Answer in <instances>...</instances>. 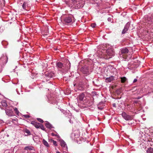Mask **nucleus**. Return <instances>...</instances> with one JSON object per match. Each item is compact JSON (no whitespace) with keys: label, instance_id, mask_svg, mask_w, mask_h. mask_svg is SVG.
Listing matches in <instances>:
<instances>
[{"label":"nucleus","instance_id":"1","mask_svg":"<svg viewBox=\"0 0 153 153\" xmlns=\"http://www.w3.org/2000/svg\"><path fill=\"white\" fill-rule=\"evenodd\" d=\"M65 2L68 7L72 9H80L84 4L83 0H65Z\"/></svg>","mask_w":153,"mask_h":153},{"label":"nucleus","instance_id":"27","mask_svg":"<svg viewBox=\"0 0 153 153\" xmlns=\"http://www.w3.org/2000/svg\"><path fill=\"white\" fill-rule=\"evenodd\" d=\"M40 125L39 127L42 130H45V128L44 126L42 125H41V124Z\"/></svg>","mask_w":153,"mask_h":153},{"label":"nucleus","instance_id":"14","mask_svg":"<svg viewBox=\"0 0 153 153\" xmlns=\"http://www.w3.org/2000/svg\"><path fill=\"white\" fill-rule=\"evenodd\" d=\"M147 153H153V148L150 147L146 151Z\"/></svg>","mask_w":153,"mask_h":153},{"label":"nucleus","instance_id":"29","mask_svg":"<svg viewBox=\"0 0 153 153\" xmlns=\"http://www.w3.org/2000/svg\"><path fill=\"white\" fill-rule=\"evenodd\" d=\"M87 103H88V105H89V106H91L93 104V102H92V101H91V102H87Z\"/></svg>","mask_w":153,"mask_h":153},{"label":"nucleus","instance_id":"34","mask_svg":"<svg viewBox=\"0 0 153 153\" xmlns=\"http://www.w3.org/2000/svg\"><path fill=\"white\" fill-rule=\"evenodd\" d=\"M17 119L16 118H15V119H12V120H14V121H16L17 120Z\"/></svg>","mask_w":153,"mask_h":153},{"label":"nucleus","instance_id":"18","mask_svg":"<svg viewBox=\"0 0 153 153\" xmlns=\"http://www.w3.org/2000/svg\"><path fill=\"white\" fill-rule=\"evenodd\" d=\"M120 78L121 79V82L122 83L125 82L127 80L126 78L125 77H121Z\"/></svg>","mask_w":153,"mask_h":153},{"label":"nucleus","instance_id":"28","mask_svg":"<svg viewBox=\"0 0 153 153\" xmlns=\"http://www.w3.org/2000/svg\"><path fill=\"white\" fill-rule=\"evenodd\" d=\"M51 135H52V136H56V137H58V138H59V136L58 135H56V134H54V133H51Z\"/></svg>","mask_w":153,"mask_h":153},{"label":"nucleus","instance_id":"17","mask_svg":"<svg viewBox=\"0 0 153 153\" xmlns=\"http://www.w3.org/2000/svg\"><path fill=\"white\" fill-rule=\"evenodd\" d=\"M45 126L48 128H51V125L49 122H47L45 124Z\"/></svg>","mask_w":153,"mask_h":153},{"label":"nucleus","instance_id":"25","mask_svg":"<svg viewBox=\"0 0 153 153\" xmlns=\"http://www.w3.org/2000/svg\"><path fill=\"white\" fill-rule=\"evenodd\" d=\"M14 111H15V113L17 114H18L19 112L17 109V108H14Z\"/></svg>","mask_w":153,"mask_h":153},{"label":"nucleus","instance_id":"13","mask_svg":"<svg viewBox=\"0 0 153 153\" xmlns=\"http://www.w3.org/2000/svg\"><path fill=\"white\" fill-rule=\"evenodd\" d=\"M2 106L3 107L5 108L7 106V104L5 101V100H3L1 102Z\"/></svg>","mask_w":153,"mask_h":153},{"label":"nucleus","instance_id":"6","mask_svg":"<svg viewBox=\"0 0 153 153\" xmlns=\"http://www.w3.org/2000/svg\"><path fill=\"white\" fill-rule=\"evenodd\" d=\"M6 113L9 116H12L13 114V113L11 109L8 108L5 110Z\"/></svg>","mask_w":153,"mask_h":153},{"label":"nucleus","instance_id":"11","mask_svg":"<svg viewBox=\"0 0 153 153\" xmlns=\"http://www.w3.org/2000/svg\"><path fill=\"white\" fill-rule=\"evenodd\" d=\"M31 124L33 125L36 128H39L40 123H36L34 121L31 122Z\"/></svg>","mask_w":153,"mask_h":153},{"label":"nucleus","instance_id":"5","mask_svg":"<svg viewBox=\"0 0 153 153\" xmlns=\"http://www.w3.org/2000/svg\"><path fill=\"white\" fill-rule=\"evenodd\" d=\"M145 23L148 24L150 25L153 22L152 20L151 17H145L144 19Z\"/></svg>","mask_w":153,"mask_h":153},{"label":"nucleus","instance_id":"16","mask_svg":"<svg viewBox=\"0 0 153 153\" xmlns=\"http://www.w3.org/2000/svg\"><path fill=\"white\" fill-rule=\"evenodd\" d=\"M60 144L62 147H65L66 144L64 141L62 140L60 142Z\"/></svg>","mask_w":153,"mask_h":153},{"label":"nucleus","instance_id":"19","mask_svg":"<svg viewBox=\"0 0 153 153\" xmlns=\"http://www.w3.org/2000/svg\"><path fill=\"white\" fill-rule=\"evenodd\" d=\"M33 147L32 146H27L24 149L26 150H33Z\"/></svg>","mask_w":153,"mask_h":153},{"label":"nucleus","instance_id":"9","mask_svg":"<svg viewBox=\"0 0 153 153\" xmlns=\"http://www.w3.org/2000/svg\"><path fill=\"white\" fill-rule=\"evenodd\" d=\"M30 7V5L29 2H24L22 5V7L24 9H25Z\"/></svg>","mask_w":153,"mask_h":153},{"label":"nucleus","instance_id":"24","mask_svg":"<svg viewBox=\"0 0 153 153\" xmlns=\"http://www.w3.org/2000/svg\"><path fill=\"white\" fill-rule=\"evenodd\" d=\"M51 140V142L53 143V144L55 146H57V142L56 141H55L54 140Z\"/></svg>","mask_w":153,"mask_h":153},{"label":"nucleus","instance_id":"4","mask_svg":"<svg viewBox=\"0 0 153 153\" xmlns=\"http://www.w3.org/2000/svg\"><path fill=\"white\" fill-rule=\"evenodd\" d=\"M128 52V50L127 48H122L121 50V54L120 56L123 57V58L125 59H126L127 57V56L126 54Z\"/></svg>","mask_w":153,"mask_h":153},{"label":"nucleus","instance_id":"15","mask_svg":"<svg viewBox=\"0 0 153 153\" xmlns=\"http://www.w3.org/2000/svg\"><path fill=\"white\" fill-rule=\"evenodd\" d=\"M82 73L85 74H89L88 70L86 69H82Z\"/></svg>","mask_w":153,"mask_h":153},{"label":"nucleus","instance_id":"30","mask_svg":"<svg viewBox=\"0 0 153 153\" xmlns=\"http://www.w3.org/2000/svg\"><path fill=\"white\" fill-rule=\"evenodd\" d=\"M96 25L95 23H93L91 24V26L93 28H94L96 27Z\"/></svg>","mask_w":153,"mask_h":153},{"label":"nucleus","instance_id":"22","mask_svg":"<svg viewBox=\"0 0 153 153\" xmlns=\"http://www.w3.org/2000/svg\"><path fill=\"white\" fill-rule=\"evenodd\" d=\"M43 142L44 145L46 146L47 147L49 146V145L48 143L45 140L43 139Z\"/></svg>","mask_w":153,"mask_h":153},{"label":"nucleus","instance_id":"26","mask_svg":"<svg viewBox=\"0 0 153 153\" xmlns=\"http://www.w3.org/2000/svg\"><path fill=\"white\" fill-rule=\"evenodd\" d=\"M37 120L38 121L41 123H43L44 122L43 120L42 119L40 118H37Z\"/></svg>","mask_w":153,"mask_h":153},{"label":"nucleus","instance_id":"3","mask_svg":"<svg viewBox=\"0 0 153 153\" xmlns=\"http://www.w3.org/2000/svg\"><path fill=\"white\" fill-rule=\"evenodd\" d=\"M122 116L123 118L126 120H131L133 119V116L129 115L124 112H122Z\"/></svg>","mask_w":153,"mask_h":153},{"label":"nucleus","instance_id":"32","mask_svg":"<svg viewBox=\"0 0 153 153\" xmlns=\"http://www.w3.org/2000/svg\"><path fill=\"white\" fill-rule=\"evenodd\" d=\"M25 117H27V118H29L30 116L28 115H25Z\"/></svg>","mask_w":153,"mask_h":153},{"label":"nucleus","instance_id":"33","mask_svg":"<svg viewBox=\"0 0 153 153\" xmlns=\"http://www.w3.org/2000/svg\"><path fill=\"white\" fill-rule=\"evenodd\" d=\"M111 51V50H108L107 51V52L108 54V55H110L108 53L109 52V51Z\"/></svg>","mask_w":153,"mask_h":153},{"label":"nucleus","instance_id":"38","mask_svg":"<svg viewBox=\"0 0 153 153\" xmlns=\"http://www.w3.org/2000/svg\"><path fill=\"white\" fill-rule=\"evenodd\" d=\"M113 106H115L114 104H113Z\"/></svg>","mask_w":153,"mask_h":153},{"label":"nucleus","instance_id":"2","mask_svg":"<svg viewBox=\"0 0 153 153\" xmlns=\"http://www.w3.org/2000/svg\"><path fill=\"white\" fill-rule=\"evenodd\" d=\"M73 16L72 15L67 16L65 17L63 20L64 24H68L72 22Z\"/></svg>","mask_w":153,"mask_h":153},{"label":"nucleus","instance_id":"10","mask_svg":"<svg viewBox=\"0 0 153 153\" xmlns=\"http://www.w3.org/2000/svg\"><path fill=\"white\" fill-rule=\"evenodd\" d=\"M56 65L58 68L62 69L64 67L63 64L61 62H58L56 63Z\"/></svg>","mask_w":153,"mask_h":153},{"label":"nucleus","instance_id":"12","mask_svg":"<svg viewBox=\"0 0 153 153\" xmlns=\"http://www.w3.org/2000/svg\"><path fill=\"white\" fill-rule=\"evenodd\" d=\"M114 77L111 76L108 78H106L105 80L106 82H110L114 80Z\"/></svg>","mask_w":153,"mask_h":153},{"label":"nucleus","instance_id":"35","mask_svg":"<svg viewBox=\"0 0 153 153\" xmlns=\"http://www.w3.org/2000/svg\"><path fill=\"white\" fill-rule=\"evenodd\" d=\"M118 93H119L120 92V90H118Z\"/></svg>","mask_w":153,"mask_h":153},{"label":"nucleus","instance_id":"31","mask_svg":"<svg viewBox=\"0 0 153 153\" xmlns=\"http://www.w3.org/2000/svg\"><path fill=\"white\" fill-rule=\"evenodd\" d=\"M137 81V79H134L133 81V82L134 83L136 82Z\"/></svg>","mask_w":153,"mask_h":153},{"label":"nucleus","instance_id":"39","mask_svg":"<svg viewBox=\"0 0 153 153\" xmlns=\"http://www.w3.org/2000/svg\"><path fill=\"white\" fill-rule=\"evenodd\" d=\"M113 106H115L114 104H113Z\"/></svg>","mask_w":153,"mask_h":153},{"label":"nucleus","instance_id":"21","mask_svg":"<svg viewBox=\"0 0 153 153\" xmlns=\"http://www.w3.org/2000/svg\"><path fill=\"white\" fill-rule=\"evenodd\" d=\"M24 131L25 132L27 133V135H30L31 134V133H30V131L27 129H25V130H24Z\"/></svg>","mask_w":153,"mask_h":153},{"label":"nucleus","instance_id":"23","mask_svg":"<svg viewBox=\"0 0 153 153\" xmlns=\"http://www.w3.org/2000/svg\"><path fill=\"white\" fill-rule=\"evenodd\" d=\"M140 146L141 148L142 149H145L146 148V146L144 144H140Z\"/></svg>","mask_w":153,"mask_h":153},{"label":"nucleus","instance_id":"20","mask_svg":"<svg viewBox=\"0 0 153 153\" xmlns=\"http://www.w3.org/2000/svg\"><path fill=\"white\" fill-rule=\"evenodd\" d=\"M128 30V28L126 27V26L125 27L124 29L122 31V33L123 34L125 33H126V32Z\"/></svg>","mask_w":153,"mask_h":153},{"label":"nucleus","instance_id":"8","mask_svg":"<svg viewBox=\"0 0 153 153\" xmlns=\"http://www.w3.org/2000/svg\"><path fill=\"white\" fill-rule=\"evenodd\" d=\"M85 97V94L84 93L80 94L77 97V100L82 101Z\"/></svg>","mask_w":153,"mask_h":153},{"label":"nucleus","instance_id":"37","mask_svg":"<svg viewBox=\"0 0 153 153\" xmlns=\"http://www.w3.org/2000/svg\"><path fill=\"white\" fill-rule=\"evenodd\" d=\"M1 9H2H2H5L6 8H1Z\"/></svg>","mask_w":153,"mask_h":153},{"label":"nucleus","instance_id":"36","mask_svg":"<svg viewBox=\"0 0 153 153\" xmlns=\"http://www.w3.org/2000/svg\"><path fill=\"white\" fill-rule=\"evenodd\" d=\"M56 153H60L59 152L57 151L56 152Z\"/></svg>","mask_w":153,"mask_h":153},{"label":"nucleus","instance_id":"7","mask_svg":"<svg viewBox=\"0 0 153 153\" xmlns=\"http://www.w3.org/2000/svg\"><path fill=\"white\" fill-rule=\"evenodd\" d=\"M45 75L47 77V78L48 79V78H53L55 76V74L52 72L46 73Z\"/></svg>","mask_w":153,"mask_h":153}]
</instances>
